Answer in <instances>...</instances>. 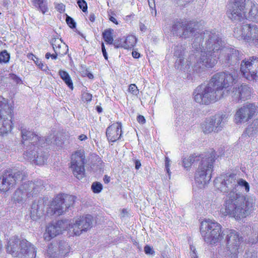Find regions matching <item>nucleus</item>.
I'll list each match as a JSON object with an SVG mask.
<instances>
[{"label":"nucleus","instance_id":"obj_1","mask_svg":"<svg viewBox=\"0 0 258 258\" xmlns=\"http://www.w3.org/2000/svg\"><path fill=\"white\" fill-rule=\"evenodd\" d=\"M236 179L235 174L221 175L215 179L214 184L221 192L228 193L223 208L221 210L222 215L240 220L250 214L253 210L254 203L242 193L235 192Z\"/></svg>","mask_w":258,"mask_h":258},{"label":"nucleus","instance_id":"obj_2","mask_svg":"<svg viewBox=\"0 0 258 258\" xmlns=\"http://www.w3.org/2000/svg\"><path fill=\"white\" fill-rule=\"evenodd\" d=\"M6 251L13 257H36V250L34 245L25 239H19L17 236H13L10 238L6 246Z\"/></svg>","mask_w":258,"mask_h":258},{"label":"nucleus","instance_id":"obj_3","mask_svg":"<svg viewBox=\"0 0 258 258\" xmlns=\"http://www.w3.org/2000/svg\"><path fill=\"white\" fill-rule=\"evenodd\" d=\"M237 76V71L235 70L232 71L231 73H218L212 76L208 84L223 97L230 94L229 87L236 80Z\"/></svg>","mask_w":258,"mask_h":258},{"label":"nucleus","instance_id":"obj_4","mask_svg":"<svg viewBox=\"0 0 258 258\" xmlns=\"http://www.w3.org/2000/svg\"><path fill=\"white\" fill-rule=\"evenodd\" d=\"M215 159L216 153L214 151L203 157L195 175L196 183L199 188H205L211 180Z\"/></svg>","mask_w":258,"mask_h":258},{"label":"nucleus","instance_id":"obj_5","mask_svg":"<svg viewBox=\"0 0 258 258\" xmlns=\"http://www.w3.org/2000/svg\"><path fill=\"white\" fill-rule=\"evenodd\" d=\"M22 143L26 147L24 158L33 163L39 150L38 146L42 147L45 144L43 138L26 128L21 130Z\"/></svg>","mask_w":258,"mask_h":258},{"label":"nucleus","instance_id":"obj_6","mask_svg":"<svg viewBox=\"0 0 258 258\" xmlns=\"http://www.w3.org/2000/svg\"><path fill=\"white\" fill-rule=\"evenodd\" d=\"M201 233L204 240L208 244H214L223 239L224 230L217 222L206 220L201 223Z\"/></svg>","mask_w":258,"mask_h":258},{"label":"nucleus","instance_id":"obj_7","mask_svg":"<svg viewBox=\"0 0 258 258\" xmlns=\"http://www.w3.org/2000/svg\"><path fill=\"white\" fill-rule=\"evenodd\" d=\"M193 95L196 102L205 105L216 102L222 98L220 94L215 91L214 88L208 84L197 87L193 93Z\"/></svg>","mask_w":258,"mask_h":258},{"label":"nucleus","instance_id":"obj_8","mask_svg":"<svg viewBox=\"0 0 258 258\" xmlns=\"http://www.w3.org/2000/svg\"><path fill=\"white\" fill-rule=\"evenodd\" d=\"M75 200V197L73 196L58 194L51 201L47 212L55 216L62 215L73 205Z\"/></svg>","mask_w":258,"mask_h":258},{"label":"nucleus","instance_id":"obj_9","mask_svg":"<svg viewBox=\"0 0 258 258\" xmlns=\"http://www.w3.org/2000/svg\"><path fill=\"white\" fill-rule=\"evenodd\" d=\"M228 115L219 113L207 118L201 123V128L204 134L212 132L218 133L222 130L227 121Z\"/></svg>","mask_w":258,"mask_h":258},{"label":"nucleus","instance_id":"obj_10","mask_svg":"<svg viewBox=\"0 0 258 258\" xmlns=\"http://www.w3.org/2000/svg\"><path fill=\"white\" fill-rule=\"evenodd\" d=\"M234 36L239 39L251 44L258 48V27L253 24L242 25L234 31Z\"/></svg>","mask_w":258,"mask_h":258},{"label":"nucleus","instance_id":"obj_11","mask_svg":"<svg viewBox=\"0 0 258 258\" xmlns=\"http://www.w3.org/2000/svg\"><path fill=\"white\" fill-rule=\"evenodd\" d=\"M26 174L23 171L5 170L0 176V192H6L19 181L25 179Z\"/></svg>","mask_w":258,"mask_h":258},{"label":"nucleus","instance_id":"obj_12","mask_svg":"<svg viewBox=\"0 0 258 258\" xmlns=\"http://www.w3.org/2000/svg\"><path fill=\"white\" fill-rule=\"evenodd\" d=\"M13 107L8 100L0 96V135L11 131Z\"/></svg>","mask_w":258,"mask_h":258},{"label":"nucleus","instance_id":"obj_13","mask_svg":"<svg viewBox=\"0 0 258 258\" xmlns=\"http://www.w3.org/2000/svg\"><path fill=\"white\" fill-rule=\"evenodd\" d=\"M197 25L195 22L180 19L174 22L172 32L174 35L186 39L197 35Z\"/></svg>","mask_w":258,"mask_h":258},{"label":"nucleus","instance_id":"obj_14","mask_svg":"<svg viewBox=\"0 0 258 258\" xmlns=\"http://www.w3.org/2000/svg\"><path fill=\"white\" fill-rule=\"evenodd\" d=\"M246 13L245 1L234 0L227 5L226 14L234 22L237 23L244 20Z\"/></svg>","mask_w":258,"mask_h":258},{"label":"nucleus","instance_id":"obj_15","mask_svg":"<svg viewBox=\"0 0 258 258\" xmlns=\"http://www.w3.org/2000/svg\"><path fill=\"white\" fill-rule=\"evenodd\" d=\"M203 37L205 39V50L218 53L219 50L221 51L224 48V42L218 32L205 31L203 32Z\"/></svg>","mask_w":258,"mask_h":258},{"label":"nucleus","instance_id":"obj_16","mask_svg":"<svg viewBox=\"0 0 258 258\" xmlns=\"http://www.w3.org/2000/svg\"><path fill=\"white\" fill-rule=\"evenodd\" d=\"M240 71L248 80H258V57H250L241 61Z\"/></svg>","mask_w":258,"mask_h":258},{"label":"nucleus","instance_id":"obj_17","mask_svg":"<svg viewBox=\"0 0 258 258\" xmlns=\"http://www.w3.org/2000/svg\"><path fill=\"white\" fill-rule=\"evenodd\" d=\"M242 58L243 54L241 52L231 47H224L218 56L220 61L225 67L234 66Z\"/></svg>","mask_w":258,"mask_h":258},{"label":"nucleus","instance_id":"obj_18","mask_svg":"<svg viewBox=\"0 0 258 258\" xmlns=\"http://www.w3.org/2000/svg\"><path fill=\"white\" fill-rule=\"evenodd\" d=\"M85 152L83 150H78L72 155L71 168L74 176L79 180L85 176Z\"/></svg>","mask_w":258,"mask_h":258},{"label":"nucleus","instance_id":"obj_19","mask_svg":"<svg viewBox=\"0 0 258 258\" xmlns=\"http://www.w3.org/2000/svg\"><path fill=\"white\" fill-rule=\"evenodd\" d=\"M224 235H226L227 248L232 255H236L240 248V244L243 241V238L233 230L226 229L224 230Z\"/></svg>","mask_w":258,"mask_h":258},{"label":"nucleus","instance_id":"obj_20","mask_svg":"<svg viewBox=\"0 0 258 258\" xmlns=\"http://www.w3.org/2000/svg\"><path fill=\"white\" fill-rule=\"evenodd\" d=\"M93 218L90 215L80 217L76 220L75 222L69 225L71 228L73 229L74 235L79 236L83 232H86L90 229L92 225Z\"/></svg>","mask_w":258,"mask_h":258},{"label":"nucleus","instance_id":"obj_21","mask_svg":"<svg viewBox=\"0 0 258 258\" xmlns=\"http://www.w3.org/2000/svg\"><path fill=\"white\" fill-rule=\"evenodd\" d=\"M257 106L254 103H246L239 108L235 114V122H244L250 119L256 113Z\"/></svg>","mask_w":258,"mask_h":258},{"label":"nucleus","instance_id":"obj_22","mask_svg":"<svg viewBox=\"0 0 258 258\" xmlns=\"http://www.w3.org/2000/svg\"><path fill=\"white\" fill-rule=\"evenodd\" d=\"M70 223L68 220H58L55 223L49 224L46 227V232L44 234L45 240L49 241L52 238L59 234L68 227Z\"/></svg>","mask_w":258,"mask_h":258},{"label":"nucleus","instance_id":"obj_23","mask_svg":"<svg viewBox=\"0 0 258 258\" xmlns=\"http://www.w3.org/2000/svg\"><path fill=\"white\" fill-rule=\"evenodd\" d=\"M251 93V88L247 85L243 84L238 87H233L232 91L230 92L233 100L236 102L249 99Z\"/></svg>","mask_w":258,"mask_h":258},{"label":"nucleus","instance_id":"obj_24","mask_svg":"<svg viewBox=\"0 0 258 258\" xmlns=\"http://www.w3.org/2000/svg\"><path fill=\"white\" fill-rule=\"evenodd\" d=\"M47 203V199H39L34 201L31 207L30 217L34 221L39 219L44 214L45 207Z\"/></svg>","mask_w":258,"mask_h":258},{"label":"nucleus","instance_id":"obj_25","mask_svg":"<svg viewBox=\"0 0 258 258\" xmlns=\"http://www.w3.org/2000/svg\"><path fill=\"white\" fill-rule=\"evenodd\" d=\"M218 53L209 52V51H201V56L197 63H202L207 68H213L217 63L218 58Z\"/></svg>","mask_w":258,"mask_h":258},{"label":"nucleus","instance_id":"obj_26","mask_svg":"<svg viewBox=\"0 0 258 258\" xmlns=\"http://www.w3.org/2000/svg\"><path fill=\"white\" fill-rule=\"evenodd\" d=\"M22 188L27 194L28 198H32L42 188V184L41 180L35 182L28 181L21 184Z\"/></svg>","mask_w":258,"mask_h":258},{"label":"nucleus","instance_id":"obj_27","mask_svg":"<svg viewBox=\"0 0 258 258\" xmlns=\"http://www.w3.org/2000/svg\"><path fill=\"white\" fill-rule=\"evenodd\" d=\"M245 18L258 23V5L251 0H245Z\"/></svg>","mask_w":258,"mask_h":258},{"label":"nucleus","instance_id":"obj_28","mask_svg":"<svg viewBox=\"0 0 258 258\" xmlns=\"http://www.w3.org/2000/svg\"><path fill=\"white\" fill-rule=\"evenodd\" d=\"M121 133V124L120 122H117L107 128L106 135L109 141L114 142L120 138Z\"/></svg>","mask_w":258,"mask_h":258},{"label":"nucleus","instance_id":"obj_29","mask_svg":"<svg viewBox=\"0 0 258 258\" xmlns=\"http://www.w3.org/2000/svg\"><path fill=\"white\" fill-rule=\"evenodd\" d=\"M185 50V48L181 45H177L174 47V56L177 58L175 66L176 67H177V68L182 66L183 63Z\"/></svg>","mask_w":258,"mask_h":258},{"label":"nucleus","instance_id":"obj_30","mask_svg":"<svg viewBox=\"0 0 258 258\" xmlns=\"http://www.w3.org/2000/svg\"><path fill=\"white\" fill-rule=\"evenodd\" d=\"M58 256L60 258L67 255L70 252V246L65 241L61 240L57 244Z\"/></svg>","mask_w":258,"mask_h":258},{"label":"nucleus","instance_id":"obj_31","mask_svg":"<svg viewBox=\"0 0 258 258\" xmlns=\"http://www.w3.org/2000/svg\"><path fill=\"white\" fill-rule=\"evenodd\" d=\"M28 198L27 194L24 191L22 185L15 191L13 194V199L14 202L18 203H22L26 201Z\"/></svg>","mask_w":258,"mask_h":258},{"label":"nucleus","instance_id":"obj_32","mask_svg":"<svg viewBox=\"0 0 258 258\" xmlns=\"http://www.w3.org/2000/svg\"><path fill=\"white\" fill-rule=\"evenodd\" d=\"M204 43L205 39H204L203 33L199 34L195 38L194 41L192 43V47L196 51H199L201 50V51H204Z\"/></svg>","mask_w":258,"mask_h":258},{"label":"nucleus","instance_id":"obj_33","mask_svg":"<svg viewBox=\"0 0 258 258\" xmlns=\"http://www.w3.org/2000/svg\"><path fill=\"white\" fill-rule=\"evenodd\" d=\"M243 188V192H245L246 193L248 192L249 191V185L248 183L242 178H236L235 192L236 193H241L239 190Z\"/></svg>","mask_w":258,"mask_h":258},{"label":"nucleus","instance_id":"obj_34","mask_svg":"<svg viewBox=\"0 0 258 258\" xmlns=\"http://www.w3.org/2000/svg\"><path fill=\"white\" fill-rule=\"evenodd\" d=\"M47 153L43 152L39 149L37 152L36 158H35L33 163L38 165H44L47 159Z\"/></svg>","mask_w":258,"mask_h":258},{"label":"nucleus","instance_id":"obj_35","mask_svg":"<svg viewBox=\"0 0 258 258\" xmlns=\"http://www.w3.org/2000/svg\"><path fill=\"white\" fill-rule=\"evenodd\" d=\"M32 3L36 8L45 14L47 11V3L44 0H32Z\"/></svg>","mask_w":258,"mask_h":258},{"label":"nucleus","instance_id":"obj_36","mask_svg":"<svg viewBox=\"0 0 258 258\" xmlns=\"http://www.w3.org/2000/svg\"><path fill=\"white\" fill-rule=\"evenodd\" d=\"M136 37L132 35L127 36L125 39H123V48L125 49H131L133 48L137 43Z\"/></svg>","mask_w":258,"mask_h":258},{"label":"nucleus","instance_id":"obj_37","mask_svg":"<svg viewBox=\"0 0 258 258\" xmlns=\"http://www.w3.org/2000/svg\"><path fill=\"white\" fill-rule=\"evenodd\" d=\"M59 75L61 79L72 90L73 89V84L69 74L64 71L60 70L59 71Z\"/></svg>","mask_w":258,"mask_h":258},{"label":"nucleus","instance_id":"obj_38","mask_svg":"<svg viewBox=\"0 0 258 258\" xmlns=\"http://www.w3.org/2000/svg\"><path fill=\"white\" fill-rule=\"evenodd\" d=\"M57 251V246L50 244L48 246L45 255L48 258L57 257H58Z\"/></svg>","mask_w":258,"mask_h":258},{"label":"nucleus","instance_id":"obj_39","mask_svg":"<svg viewBox=\"0 0 258 258\" xmlns=\"http://www.w3.org/2000/svg\"><path fill=\"white\" fill-rule=\"evenodd\" d=\"M113 32V29H109L105 30L102 34L103 38L105 41L110 44L113 43V38L112 36Z\"/></svg>","mask_w":258,"mask_h":258},{"label":"nucleus","instance_id":"obj_40","mask_svg":"<svg viewBox=\"0 0 258 258\" xmlns=\"http://www.w3.org/2000/svg\"><path fill=\"white\" fill-rule=\"evenodd\" d=\"M196 157L197 156H195V155H192L188 157L183 158L182 161L184 167H189L191 165V164L195 161Z\"/></svg>","mask_w":258,"mask_h":258},{"label":"nucleus","instance_id":"obj_41","mask_svg":"<svg viewBox=\"0 0 258 258\" xmlns=\"http://www.w3.org/2000/svg\"><path fill=\"white\" fill-rule=\"evenodd\" d=\"M52 45L53 49V50H54V51L55 52V53L52 54L51 55V58L52 59H56L57 58V55L62 56V55L66 54V53H67V51H68V48H67V46H64L65 48H66V51H65V52H60V50H57V48H55L54 45H55V44L53 42L52 43Z\"/></svg>","mask_w":258,"mask_h":258},{"label":"nucleus","instance_id":"obj_42","mask_svg":"<svg viewBox=\"0 0 258 258\" xmlns=\"http://www.w3.org/2000/svg\"><path fill=\"white\" fill-rule=\"evenodd\" d=\"M10 54L5 50L0 53V63H7L10 59Z\"/></svg>","mask_w":258,"mask_h":258},{"label":"nucleus","instance_id":"obj_43","mask_svg":"<svg viewBox=\"0 0 258 258\" xmlns=\"http://www.w3.org/2000/svg\"><path fill=\"white\" fill-rule=\"evenodd\" d=\"M231 258H237V254L231 256ZM243 258H257V253L255 251H246L243 255Z\"/></svg>","mask_w":258,"mask_h":258},{"label":"nucleus","instance_id":"obj_44","mask_svg":"<svg viewBox=\"0 0 258 258\" xmlns=\"http://www.w3.org/2000/svg\"><path fill=\"white\" fill-rule=\"evenodd\" d=\"M91 188L94 193H99L102 189V185L99 182H94L92 184Z\"/></svg>","mask_w":258,"mask_h":258},{"label":"nucleus","instance_id":"obj_45","mask_svg":"<svg viewBox=\"0 0 258 258\" xmlns=\"http://www.w3.org/2000/svg\"><path fill=\"white\" fill-rule=\"evenodd\" d=\"M190 118L187 116L182 115L181 117H179L176 119V124L179 126L182 125L184 123L188 122L189 121Z\"/></svg>","mask_w":258,"mask_h":258},{"label":"nucleus","instance_id":"obj_46","mask_svg":"<svg viewBox=\"0 0 258 258\" xmlns=\"http://www.w3.org/2000/svg\"><path fill=\"white\" fill-rule=\"evenodd\" d=\"M257 132L252 127L251 124L249 125L248 127L246 128L244 135H247L248 137L252 136Z\"/></svg>","mask_w":258,"mask_h":258},{"label":"nucleus","instance_id":"obj_47","mask_svg":"<svg viewBox=\"0 0 258 258\" xmlns=\"http://www.w3.org/2000/svg\"><path fill=\"white\" fill-rule=\"evenodd\" d=\"M77 4L79 8L82 10L83 12H86L87 11V5L84 0H78Z\"/></svg>","mask_w":258,"mask_h":258},{"label":"nucleus","instance_id":"obj_48","mask_svg":"<svg viewBox=\"0 0 258 258\" xmlns=\"http://www.w3.org/2000/svg\"><path fill=\"white\" fill-rule=\"evenodd\" d=\"M9 78L13 80L17 84H22V81L21 78L14 74H10Z\"/></svg>","mask_w":258,"mask_h":258},{"label":"nucleus","instance_id":"obj_49","mask_svg":"<svg viewBox=\"0 0 258 258\" xmlns=\"http://www.w3.org/2000/svg\"><path fill=\"white\" fill-rule=\"evenodd\" d=\"M113 45L115 48L123 47V39H117L114 42L113 41Z\"/></svg>","mask_w":258,"mask_h":258},{"label":"nucleus","instance_id":"obj_50","mask_svg":"<svg viewBox=\"0 0 258 258\" xmlns=\"http://www.w3.org/2000/svg\"><path fill=\"white\" fill-rule=\"evenodd\" d=\"M66 22L69 26L71 28L76 27V23L74 20L71 17L67 16L66 18Z\"/></svg>","mask_w":258,"mask_h":258},{"label":"nucleus","instance_id":"obj_51","mask_svg":"<svg viewBox=\"0 0 258 258\" xmlns=\"http://www.w3.org/2000/svg\"><path fill=\"white\" fill-rule=\"evenodd\" d=\"M128 91L134 95H137L139 93V90L135 84H131L128 87Z\"/></svg>","mask_w":258,"mask_h":258},{"label":"nucleus","instance_id":"obj_52","mask_svg":"<svg viewBox=\"0 0 258 258\" xmlns=\"http://www.w3.org/2000/svg\"><path fill=\"white\" fill-rule=\"evenodd\" d=\"M144 251L147 254H153L154 253V251L153 248L149 245H146L145 246Z\"/></svg>","mask_w":258,"mask_h":258},{"label":"nucleus","instance_id":"obj_53","mask_svg":"<svg viewBox=\"0 0 258 258\" xmlns=\"http://www.w3.org/2000/svg\"><path fill=\"white\" fill-rule=\"evenodd\" d=\"M92 94L88 93H84L82 95V98L84 100L90 101L92 100Z\"/></svg>","mask_w":258,"mask_h":258},{"label":"nucleus","instance_id":"obj_54","mask_svg":"<svg viewBox=\"0 0 258 258\" xmlns=\"http://www.w3.org/2000/svg\"><path fill=\"white\" fill-rule=\"evenodd\" d=\"M170 160L169 159V158L167 157H165V168H166V170L167 171V172L168 173L169 176L170 175V173L171 172H170V169H169V162H170Z\"/></svg>","mask_w":258,"mask_h":258},{"label":"nucleus","instance_id":"obj_55","mask_svg":"<svg viewBox=\"0 0 258 258\" xmlns=\"http://www.w3.org/2000/svg\"><path fill=\"white\" fill-rule=\"evenodd\" d=\"M190 250L192 251V252L190 254L191 258H198L196 248L194 246L190 245Z\"/></svg>","mask_w":258,"mask_h":258},{"label":"nucleus","instance_id":"obj_56","mask_svg":"<svg viewBox=\"0 0 258 258\" xmlns=\"http://www.w3.org/2000/svg\"><path fill=\"white\" fill-rule=\"evenodd\" d=\"M251 125L252 127L256 131V132H258V119H255L253 121L252 123L251 124Z\"/></svg>","mask_w":258,"mask_h":258},{"label":"nucleus","instance_id":"obj_57","mask_svg":"<svg viewBox=\"0 0 258 258\" xmlns=\"http://www.w3.org/2000/svg\"><path fill=\"white\" fill-rule=\"evenodd\" d=\"M137 121L141 124H144L146 122V119L143 115H139L137 117Z\"/></svg>","mask_w":258,"mask_h":258},{"label":"nucleus","instance_id":"obj_58","mask_svg":"<svg viewBox=\"0 0 258 258\" xmlns=\"http://www.w3.org/2000/svg\"><path fill=\"white\" fill-rule=\"evenodd\" d=\"M101 49H102L103 55L104 58H105V59L107 60L108 59L107 54V52H106V49L105 48V46H104V44L103 43H102L101 44Z\"/></svg>","mask_w":258,"mask_h":258},{"label":"nucleus","instance_id":"obj_59","mask_svg":"<svg viewBox=\"0 0 258 258\" xmlns=\"http://www.w3.org/2000/svg\"><path fill=\"white\" fill-rule=\"evenodd\" d=\"M257 240V237H256V233H255L253 234L251 236H250L248 240V243L252 244V241H256Z\"/></svg>","mask_w":258,"mask_h":258},{"label":"nucleus","instance_id":"obj_60","mask_svg":"<svg viewBox=\"0 0 258 258\" xmlns=\"http://www.w3.org/2000/svg\"><path fill=\"white\" fill-rule=\"evenodd\" d=\"M36 63L42 70H45V68H47L40 61L37 60Z\"/></svg>","mask_w":258,"mask_h":258},{"label":"nucleus","instance_id":"obj_61","mask_svg":"<svg viewBox=\"0 0 258 258\" xmlns=\"http://www.w3.org/2000/svg\"><path fill=\"white\" fill-rule=\"evenodd\" d=\"M56 41H57L56 39H52V41H51V43L52 42H53L55 44V45H54L55 48H57V50H60V48L61 47L60 44H58Z\"/></svg>","mask_w":258,"mask_h":258},{"label":"nucleus","instance_id":"obj_62","mask_svg":"<svg viewBox=\"0 0 258 258\" xmlns=\"http://www.w3.org/2000/svg\"><path fill=\"white\" fill-rule=\"evenodd\" d=\"M135 163L136 169L137 170L139 169L141 166L140 161L139 160H135Z\"/></svg>","mask_w":258,"mask_h":258},{"label":"nucleus","instance_id":"obj_63","mask_svg":"<svg viewBox=\"0 0 258 258\" xmlns=\"http://www.w3.org/2000/svg\"><path fill=\"white\" fill-rule=\"evenodd\" d=\"M180 5H185L186 4L191 2L192 0H178Z\"/></svg>","mask_w":258,"mask_h":258},{"label":"nucleus","instance_id":"obj_64","mask_svg":"<svg viewBox=\"0 0 258 258\" xmlns=\"http://www.w3.org/2000/svg\"><path fill=\"white\" fill-rule=\"evenodd\" d=\"M78 139L81 141H85L87 139V137L85 135L82 134L78 137Z\"/></svg>","mask_w":258,"mask_h":258}]
</instances>
